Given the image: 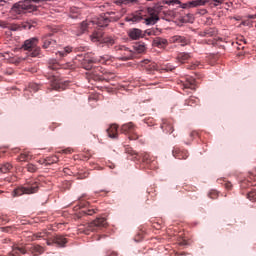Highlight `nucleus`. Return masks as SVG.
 Listing matches in <instances>:
<instances>
[{
    "label": "nucleus",
    "instance_id": "52",
    "mask_svg": "<svg viewBox=\"0 0 256 256\" xmlns=\"http://www.w3.org/2000/svg\"><path fill=\"white\" fill-rule=\"evenodd\" d=\"M250 180H251V181H256V175L251 174Z\"/></svg>",
    "mask_w": 256,
    "mask_h": 256
},
{
    "label": "nucleus",
    "instance_id": "47",
    "mask_svg": "<svg viewBox=\"0 0 256 256\" xmlns=\"http://www.w3.org/2000/svg\"><path fill=\"white\" fill-rule=\"evenodd\" d=\"M164 3L165 5H169L170 7H172V0H165Z\"/></svg>",
    "mask_w": 256,
    "mask_h": 256
},
{
    "label": "nucleus",
    "instance_id": "45",
    "mask_svg": "<svg viewBox=\"0 0 256 256\" xmlns=\"http://www.w3.org/2000/svg\"><path fill=\"white\" fill-rule=\"evenodd\" d=\"M38 163H39L40 165H45V166L47 167V158L42 159V160H39Z\"/></svg>",
    "mask_w": 256,
    "mask_h": 256
},
{
    "label": "nucleus",
    "instance_id": "29",
    "mask_svg": "<svg viewBox=\"0 0 256 256\" xmlns=\"http://www.w3.org/2000/svg\"><path fill=\"white\" fill-rule=\"evenodd\" d=\"M47 165H53V163L59 162V157L57 155L46 157Z\"/></svg>",
    "mask_w": 256,
    "mask_h": 256
},
{
    "label": "nucleus",
    "instance_id": "10",
    "mask_svg": "<svg viewBox=\"0 0 256 256\" xmlns=\"http://www.w3.org/2000/svg\"><path fill=\"white\" fill-rule=\"evenodd\" d=\"M116 51H120L122 61H129V59H134L135 57V52L125 46H116Z\"/></svg>",
    "mask_w": 256,
    "mask_h": 256
},
{
    "label": "nucleus",
    "instance_id": "62",
    "mask_svg": "<svg viewBox=\"0 0 256 256\" xmlns=\"http://www.w3.org/2000/svg\"><path fill=\"white\" fill-rule=\"evenodd\" d=\"M87 231H88V230L84 231V233H86V234H87V233H88Z\"/></svg>",
    "mask_w": 256,
    "mask_h": 256
},
{
    "label": "nucleus",
    "instance_id": "30",
    "mask_svg": "<svg viewBox=\"0 0 256 256\" xmlns=\"http://www.w3.org/2000/svg\"><path fill=\"white\" fill-rule=\"evenodd\" d=\"M154 43L157 47H165V45H167V40L163 38H157L154 40Z\"/></svg>",
    "mask_w": 256,
    "mask_h": 256
},
{
    "label": "nucleus",
    "instance_id": "54",
    "mask_svg": "<svg viewBox=\"0 0 256 256\" xmlns=\"http://www.w3.org/2000/svg\"><path fill=\"white\" fill-rule=\"evenodd\" d=\"M50 69H57V65L56 64H54V65H52V66H50Z\"/></svg>",
    "mask_w": 256,
    "mask_h": 256
},
{
    "label": "nucleus",
    "instance_id": "43",
    "mask_svg": "<svg viewBox=\"0 0 256 256\" xmlns=\"http://www.w3.org/2000/svg\"><path fill=\"white\" fill-rule=\"evenodd\" d=\"M0 229H1V231H2L3 233H9V232L11 231V227H9V226H7V227H1Z\"/></svg>",
    "mask_w": 256,
    "mask_h": 256
},
{
    "label": "nucleus",
    "instance_id": "48",
    "mask_svg": "<svg viewBox=\"0 0 256 256\" xmlns=\"http://www.w3.org/2000/svg\"><path fill=\"white\" fill-rule=\"evenodd\" d=\"M197 135H199V133H197L196 131H192L190 133V137H197Z\"/></svg>",
    "mask_w": 256,
    "mask_h": 256
},
{
    "label": "nucleus",
    "instance_id": "53",
    "mask_svg": "<svg viewBox=\"0 0 256 256\" xmlns=\"http://www.w3.org/2000/svg\"><path fill=\"white\" fill-rule=\"evenodd\" d=\"M51 31H52V33H58L59 28H52Z\"/></svg>",
    "mask_w": 256,
    "mask_h": 256
},
{
    "label": "nucleus",
    "instance_id": "19",
    "mask_svg": "<svg viewBox=\"0 0 256 256\" xmlns=\"http://www.w3.org/2000/svg\"><path fill=\"white\" fill-rule=\"evenodd\" d=\"M171 43H180L182 45V47H185V45H187L189 43V40L185 37L182 36H174L173 38H171Z\"/></svg>",
    "mask_w": 256,
    "mask_h": 256
},
{
    "label": "nucleus",
    "instance_id": "46",
    "mask_svg": "<svg viewBox=\"0 0 256 256\" xmlns=\"http://www.w3.org/2000/svg\"><path fill=\"white\" fill-rule=\"evenodd\" d=\"M22 61H25V58L23 57H18L15 61V63L18 65L19 63H21Z\"/></svg>",
    "mask_w": 256,
    "mask_h": 256
},
{
    "label": "nucleus",
    "instance_id": "11",
    "mask_svg": "<svg viewBox=\"0 0 256 256\" xmlns=\"http://www.w3.org/2000/svg\"><path fill=\"white\" fill-rule=\"evenodd\" d=\"M207 3V0H192L190 2L182 3L180 2V9H193V7H203Z\"/></svg>",
    "mask_w": 256,
    "mask_h": 256
},
{
    "label": "nucleus",
    "instance_id": "24",
    "mask_svg": "<svg viewBox=\"0 0 256 256\" xmlns=\"http://www.w3.org/2000/svg\"><path fill=\"white\" fill-rule=\"evenodd\" d=\"M57 43V41L51 39V38H45L43 40V47L44 49H49V47L55 45Z\"/></svg>",
    "mask_w": 256,
    "mask_h": 256
},
{
    "label": "nucleus",
    "instance_id": "63",
    "mask_svg": "<svg viewBox=\"0 0 256 256\" xmlns=\"http://www.w3.org/2000/svg\"><path fill=\"white\" fill-rule=\"evenodd\" d=\"M146 1H154V0H146Z\"/></svg>",
    "mask_w": 256,
    "mask_h": 256
},
{
    "label": "nucleus",
    "instance_id": "35",
    "mask_svg": "<svg viewBox=\"0 0 256 256\" xmlns=\"http://www.w3.org/2000/svg\"><path fill=\"white\" fill-rule=\"evenodd\" d=\"M26 169L29 173H35L37 171V166L34 164H28Z\"/></svg>",
    "mask_w": 256,
    "mask_h": 256
},
{
    "label": "nucleus",
    "instance_id": "61",
    "mask_svg": "<svg viewBox=\"0 0 256 256\" xmlns=\"http://www.w3.org/2000/svg\"><path fill=\"white\" fill-rule=\"evenodd\" d=\"M1 55V57H5V55L4 54H0Z\"/></svg>",
    "mask_w": 256,
    "mask_h": 256
},
{
    "label": "nucleus",
    "instance_id": "44",
    "mask_svg": "<svg viewBox=\"0 0 256 256\" xmlns=\"http://www.w3.org/2000/svg\"><path fill=\"white\" fill-rule=\"evenodd\" d=\"M175 5H181V0H172V7H175Z\"/></svg>",
    "mask_w": 256,
    "mask_h": 256
},
{
    "label": "nucleus",
    "instance_id": "51",
    "mask_svg": "<svg viewBox=\"0 0 256 256\" xmlns=\"http://www.w3.org/2000/svg\"><path fill=\"white\" fill-rule=\"evenodd\" d=\"M110 78L109 77H107V76H104L103 77V79L105 80V81H109L110 79H113V74H110Z\"/></svg>",
    "mask_w": 256,
    "mask_h": 256
},
{
    "label": "nucleus",
    "instance_id": "20",
    "mask_svg": "<svg viewBox=\"0 0 256 256\" xmlns=\"http://www.w3.org/2000/svg\"><path fill=\"white\" fill-rule=\"evenodd\" d=\"M32 158H33V155L31 154V152H29V151H24V152H22V153L17 157V161H20V162L31 161Z\"/></svg>",
    "mask_w": 256,
    "mask_h": 256
},
{
    "label": "nucleus",
    "instance_id": "58",
    "mask_svg": "<svg viewBox=\"0 0 256 256\" xmlns=\"http://www.w3.org/2000/svg\"><path fill=\"white\" fill-rule=\"evenodd\" d=\"M144 63L147 65V63H149V60H144Z\"/></svg>",
    "mask_w": 256,
    "mask_h": 256
},
{
    "label": "nucleus",
    "instance_id": "23",
    "mask_svg": "<svg viewBox=\"0 0 256 256\" xmlns=\"http://www.w3.org/2000/svg\"><path fill=\"white\" fill-rule=\"evenodd\" d=\"M184 89H191L192 91H195L197 89V85L195 84V79L190 78L187 80L186 83H184Z\"/></svg>",
    "mask_w": 256,
    "mask_h": 256
},
{
    "label": "nucleus",
    "instance_id": "16",
    "mask_svg": "<svg viewBox=\"0 0 256 256\" xmlns=\"http://www.w3.org/2000/svg\"><path fill=\"white\" fill-rule=\"evenodd\" d=\"M161 129L164 133L173 132V122L171 120L163 119L161 124Z\"/></svg>",
    "mask_w": 256,
    "mask_h": 256
},
{
    "label": "nucleus",
    "instance_id": "15",
    "mask_svg": "<svg viewBox=\"0 0 256 256\" xmlns=\"http://www.w3.org/2000/svg\"><path fill=\"white\" fill-rule=\"evenodd\" d=\"M118 129L119 127L117 126V124L110 125L109 128L107 129L108 137H110V139H118L119 137Z\"/></svg>",
    "mask_w": 256,
    "mask_h": 256
},
{
    "label": "nucleus",
    "instance_id": "37",
    "mask_svg": "<svg viewBox=\"0 0 256 256\" xmlns=\"http://www.w3.org/2000/svg\"><path fill=\"white\" fill-rule=\"evenodd\" d=\"M33 25H31V23L29 22H25L24 24H22V28L25 29V31H35L32 30L33 29Z\"/></svg>",
    "mask_w": 256,
    "mask_h": 256
},
{
    "label": "nucleus",
    "instance_id": "56",
    "mask_svg": "<svg viewBox=\"0 0 256 256\" xmlns=\"http://www.w3.org/2000/svg\"><path fill=\"white\" fill-rule=\"evenodd\" d=\"M4 3H7L5 0H0V6L3 5Z\"/></svg>",
    "mask_w": 256,
    "mask_h": 256
},
{
    "label": "nucleus",
    "instance_id": "18",
    "mask_svg": "<svg viewBox=\"0 0 256 256\" xmlns=\"http://www.w3.org/2000/svg\"><path fill=\"white\" fill-rule=\"evenodd\" d=\"M191 59V54L187 52H179L176 56L178 63H187Z\"/></svg>",
    "mask_w": 256,
    "mask_h": 256
},
{
    "label": "nucleus",
    "instance_id": "40",
    "mask_svg": "<svg viewBox=\"0 0 256 256\" xmlns=\"http://www.w3.org/2000/svg\"><path fill=\"white\" fill-rule=\"evenodd\" d=\"M194 19L195 18L193 17V14H188V15L185 16L184 21L186 23H193Z\"/></svg>",
    "mask_w": 256,
    "mask_h": 256
},
{
    "label": "nucleus",
    "instance_id": "64",
    "mask_svg": "<svg viewBox=\"0 0 256 256\" xmlns=\"http://www.w3.org/2000/svg\"><path fill=\"white\" fill-rule=\"evenodd\" d=\"M180 255H185V253H182V254H180Z\"/></svg>",
    "mask_w": 256,
    "mask_h": 256
},
{
    "label": "nucleus",
    "instance_id": "60",
    "mask_svg": "<svg viewBox=\"0 0 256 256\" xmlns=\"http://www.w3.org/2000/svg\"><path fill=\"white\" fill-rule=\"evenodd\" d=\"M77 16H72V19H75Z\"/></svg>",
    "mask_w": 256,
    "mask_h": 256
},
{
    "label": "nucleus",
    "instance_id": "59",
    "mask_svg": "<svg viewBox=\"0 0 256 256\" xmlns=\"http://www.w3.org/2000/svg\"><path fill=\"white\" fill-rule=\"evenodd\" d=\"M242 25H247V22H242Z\"/></svg>",
    "mask_w": 256,
    "mask_h": 256
},
{
    "label": "nucleus",
    "instance_id": "57",
    "mask_svg": "<svg viewBox=\"0 0 256 256\" xmlns=\"http://www.w3.org/2000/svg\"><path fill=\"white\" fill-rule=\"evenodd\" d=\"M195 67H197V65L194 64L193 66H191V69H195Z\"/></svg>",
    "mask_w": 256,
    "mask_h": 256
},
{
    "label": "nucleus",
    "instance_id": "2",
    "mask_svg": "<svg viewBox=\"0 0 256 256\" xmlns=\"http://www.w3.org/2000/svg\"><path fill=\"white\" fill-rule=\"evenodd\" d=\"M127 13V10L122 9L121 14L115 16V12H108L106 14L100 15L98 18H95L92 22L84 21L80 25L81 31H89L94 25L98 27H107L110 21H119L120 17H123Z\"/></svg>",
    "mask_w": 256,
    "mask_h": 256
},
{
    "label": "nucleus",
    "instance_id": "25",
    "mask_svg": "<svg viewBox=\"0 0 256 256\" xmlns=\"http://www.w3.org/2000/svg\"><path fill=\"white\" fill-rule=\"evenodd\" d=\"M198 103L199 100L194 96H191L185 101V105H188L189 107H195V105H197Z\"/></svg>",
    "mask_w": 256,
    "mask_h": 256
},
{
    "label": "nucleus",
    "instance_id": "5",
    "mask_svg": "<svg viewBox=\"0 0 256 256\" xmlns=\"http://www.w3.org/2000/svg\"><path fill=\"white\" fill-rule=\"evenodd\" d=\"M39 191V183L35 180L28 181L25 186L16 188L13 193L14 197H21V195H33Z\"/></svg>",
    "mask_w": 256,
    "mask_h": 256
},
{
    "label": "nucleus",
    "instance_id": "17",
    "mask_svg": "<svg viewBox=\"0 0 256 256\" xmlns=\"http://www.w3.org/2000/svg\"><path fill=\"white\" fill-rule=\"evenodd\" d=\"M172 155H173V157H175V159H187L189 157V152L181 151V150L175 148L172 151Z\"/></svg>",
    "mask_w": 256,
    "mask_h": 256
},
{
    "label": "nucleus",
    "instance_id": "42",
    "mask_svg": "<svg viewBox=\"0 0 256 256\" xmlns=\"http://www.w3.org/2000/svg\"><path fill=\"white\" fill-rule=\"evenodd\" d=\"M209 197H210V199H217V197H218L217 191L210 192Z\"/></svg>",
    "mask_w": 256,
    "mask_h": 256
},
{
    "label": "nucleus",
    "instance_id": "38",
    "mask_svg": "<svg viewBox=\"0 0 256 256\" xmlns=\"http://www.w3.org/2000/svg\"><path fill=\"white\" fill-rule=\"evenodd\" d=\"M9 223V217L5 215H0V225H5Z\"/></svg>",
    "mask_w": 256,
    "mask_h": 256
},
{
    "label": "nucleus",
    "instance_id": "41",
    "mask_svg": "<svg viewBox=\"0 0 256 256\" xmlns=\"http://www.w3.org/2000/svg\"><path fill=\"white\" fill-rule=\"evenodd\" d=\"M82 213H84V215H95V209L82 210Z\"/></svg>",
    "mask_w": 256,
    "mask_h": 256
},
{
    "label": "nucleus",
    "instance_id": "50",
    "mask_svg": "<svg viewBox=\"0 0 256 256\" xmlns=\"http://www.w3.org/2000/svg\"><path fill=\"white\" fill-rule=\"evenodd\" d=\"M225 187H226V189H231L233 187V185L230 182H227L225 184Z\"/></svg>",
    "mask_w": 256,
    "mask_h": 256
},
{
    "label": "nucleus",
    "instance_id": "33",
    "mask_svg": "<svg viewBox=\"0 0 256 256\" xmlns=\"http://www.w3.org/2000/svg\"><path fill=\"white\" fill-rule=\"evenodd\" d=\"M51 87L54 89V91H59V89H61V82L55 80L52 82Z\"/></svg>",
    "mask_w": 256,
    "mask_h": 256
},
{
    "label": "nucleus",
    "instance_id": "1",
    "mask_svg": "<svg viewBox=\"0 0 256 256\" xmlns=\"http://www.w3.org/2000/svg\"><path fill=\"white\" fill-rule=\"evenodd\" d=\"M147 13L149 15L148 18H145V25H155L157 21H159V12L155 8H147L146 11L144 10H138L131 14H129L125 21L127 23H130V25H135V23H140V21H143L144 17H147Z\"/></svg>",
    "mask_w": 256,
    "mask_h": 256
},
{
    "label": "nucleus",
    "instance_id": "14",
    "mask_svg": "<svg viewBox=\"0 0 256 256\" xmlns=\"http://www.w3.org/2000/svg\"><path fill=\"white\" fill-rule=\"evenodd\" d=\"M147 71H173L175 67H172L170 65L162 66L161 68L156 63H151L146 67Z\"/></svg>",
    "mask_w": 256,
    "mask_h": 256
},
{
    "label": "nucleus",
    "instance_id": "27",
    "mask_svg": "<svg viewBox=\"0 0 256 256\" xmlns=\"http://www.w3.org/2000/svg\"><path fill=\"white\" fill-rule=\"evenodd\" d=\"M11 169H13V165H11L10 163H4L0 166L1 173H9Z\"/></svg>",
    "mask_w": 256,
    "mask_h": 256
},
{
    "label": "nucleus",
    "instance_id": "26",
    "mask_svg": "<svg viewBox=\"0 0 256 256\" xmlns=\"http://www.w3.org/2000/svg\"><path fill=\"white\" fill-rule=\"evenodd\" d=\"M133 47H134V53H145L144 43H136Z\"/></svg>",
    "mask_w": 256,
    "mask_h": 256
},
{
    "label": "nucleus",
    "instance_id": "39",
    "mask_svg": "<svg viewBox=\"0 0 256 256\" xmlns=\"http://www.w3.org/2000/svg\"><path fill=\"white\" fill-rule=\"evenodd\" d=\"M29 89H30V91H34V93H36V91L39 89V84H37V83H30L29 84Z\"/></svg>",
    "mask_w": 256,
    "mask_h": 256
},
{
    "label": "nucleus",
    "instance_id": "31",
    "mask_svg": "<svg viewBox=\"0 0 256 256\" xmlns=\"http://www.w3.org/2000/svg\"><path fill=\"white\" fill-rule=\"evenodd\" d=\"M247 199H249V201H252V203H256V191L248 192Z\"/></svg>",
    "mask_w": 256,
    "mask_h": 256
},
{
    "label": "nucleus",
    "instance_id": "34",
    "mask_svg": "<svg viewBox=\"0 0 256 256\" xmlns=\"http://www.w3.org/2000/svg\"><path fill=\"white\" fill-rule=\"evenodd\" d=\"M47 236V231H42L35 234L36 239H46Z\"/></svg>",
    "mask_w": 256,
    "mask_h": 256
},
{
    "label": "nucleus",
    "instance_id": "32",
    "mask_svg": "<svg viewBox=\"0 0 256 256\" xmlns=\"http://www.w3.org/2000/svg\"><path fill=\"white\" fill-rule=\"evenodd\" d=\"M125 153H128V155H136V157H139V154L134 151L133 148L126 146L125 147Z\"/></svg>",
    "mask_w": 256,
    "mask_h": 256
},
{
    "label": "nucleus",
    "instance_id": "36",
    "mask_svg": "<svg viewBox=\"0 0 256 256\" xmlns=\"http://www.w3.org/2000/svg\"><path fill=\"white\" fill-rule=\"evenodd\" d=\"M224 2L225 0H211L210 5H212V7H219V5H223Z\"/></svg>",
    "mask_w": 256,
    "mask_h": 256
},
{
    "label": "nucleus",
    "instance_id": "13",
    "mask_svg": "<svg viewBox=\"0 0 256 256\" xmlns=\"http://www.w3.org/2000/svg\"><path fill=\"white\" fill-rule=\"evenodd\" d=\"M67 238L63 236H55L52 240H47V245H58V247H65Z\"/></svg>",
    "mask_w": 256,
    "mask_h": 256
},
{
    "label": "nucleus",
    "instance_id": "22",
    "mask_svg": "<svg viewBox=\"0 0 256 256\" xmlns=\"http://www.w3.org/2000/svg\"><path fill=\"white\" fill-rule=\"evenodd\" d=\"M115 5H137L139 3L138 0H116L114 1Z\"/></svg>",
    "mask_w": 256,
    "mask_h": 256
},
{
    "label": "nucleus",
    "instance_id": "4",
    "mask_svg": "<svg viewBox=\"0 0 256 256\" xmlns=\"http://www.w3.org/2000/svg\"><path fill=\"white\" fill-rule=\"evenodd\" d=\"M27 251H30V253H32L33 256H38V255H42V253H44L45 250L43 249V247L39 245H30L26 247L15 246L8 256L25 255Z\"/></svg>",
    "mask_w": 256,
    "mask_h": 256
},
{
    "label": "nucleus",
    "instance_id": "28",
    "mask_svg": "<svg viewBox=\"0 0 256 256\" xmlns=\"http://www.w3.org/2000/svg\"><path fill=\"white\" fill-rule=\"evenodd\" d=\"M128 35H129L130 41H137V39H141L145 37V34H141V33H129Z\"/></svg>",
    "mask_w": 256,
    "mask_h": 256
},
{
    "label": "nucleus",
    "instance_id": "6",
    "mask_svg": "<svg viewBox=\"0 0 256 256\" xmlns=\"http://www.w3.org/2000/svg\"><path fill=\"white\" fill-rule=\"evenodd\" d=\"M120 132L123 135H127V137L129 139H131L132 141L139 139V135H137V126H135V124H133V122L123 124L121 126Z\"/></svg>",
    "mask_w": 256,
    "mask_h": 256
},
{
    "label": "nucleus",
    "instance_id": "3",
    "mask_svg": "<svg viewBox=\"0 0 256 256\" xmlns=\"http://www.w3.org/2000/svg\"><path fill=\"white\" fill-rule=\"evenodd\" d=\"M113 61V57L109 55L100 56L99 58L93 57V54H85L82 59V67L86 71L93 69L94 63H101L102 65H109Z\"/></svg>",
    "mask_w": 256,
    "mask_h": 256
},
{
    "label": "nucleus",
    "instance_id": "21",
    "mask_svg": "<svg viewBox=\"0 0 256 256\" xmlns=\"http://www.w3.org/2000/svg\"><path fill=\"white\" fill-rule=\"evenodd\" d=\"M69 53H73V47L71 46H66L64 47L61 51H58L57 52V55L60 57V58H63V57H67V55Z\"/></svg>",
    "mask_w": 256,
    "mask_h": 256
},
{
    "label": "nucleus",
    "instance_id": "49",
    "mask_svg": "<svg viewBox=\"0 0 256 256\" xmlns=\"http://www.w3.org/2000/svg\"><path fill=\"white\" fill-rule=\"evenodd\" d=\"M62 153H72V150H71V148H67V149H64V150H62Z\"/></svg>",
    "mask_w": 256,
    "mask_h": 256
},
{
    "label": "nucleus",
    "instance_id": "55",
    "mask_svg": "<svg viewBox=\"0 0 256 256\" xmlns=\"http://www.w3.org/2000/svg\"><path fill=\"white\" fill-rule=\"evenodd\" d=\"M117 252H112L111 254H109V256H117Z\"/></svg>",
    "mask_w": 256,
    "mask_h": 256
},
{
    "label": "nucleus",
    "instance_id": "9",
    "mask_svg": "<svg viewBox=\"0 0 256 256\" xmlns=\"http://www.w3.org/2000/svg\"><path fill=\"white\" fill-rule=\"evenodd\" d=\"M138 157H141L142 162L145 163L149 169H155V167H157V160H155V157L151 156V154L143 152L140 155L138 154Z\"/></svg>",
    "mask_w": 256,
    "mask_h": 256
},
{
    "label": "nucleus",
    "instance_id": "8",
    "mask_svg": "<svg viewBox=\"0 0 256 256\" xmlns=\"http://www.w3.org/2000/svg\"><path fill=\"white\" fill-rule=\"evenodd\" d=\"M91 41L93 43H99L100 45H114L115 40L113 38L106 36L105 34L102 33H94L91 35Z\"/></svg>",
    "mask_w": 256,
    "mask_h": 256
},
{
    "label": "nucleus",
    "instance_id": "7",
    "mask_svg": "<svg viewBox=\"0 0 256 256\" xmlns=\"http://www.w3.org/2000/svg\"><path fill=\"white\" fill-rule=\"evenodd\" d=\"M35 47H37V38H32L24 42L22 49L29 51V57H37L39 55V48Z\"/></svg>",
    "mask_w": 256,
    "mask_h": 256
},
{
    "label": "nucleus",
    "instance_id": "12",
    "mask_svg": "<svg viewBox=\"0 0 256 256\" xmlns=\"http://www.w3.org/2000/svg\"><path fill=\"white\" fill-rule=\"evenodd\" d=\"M88 231H95L99 227H107V219L103 217L96 218L88 224Z\"/></svg>",
    "mask_w": 256,
    "mask_h": 256
}]
</instances>
